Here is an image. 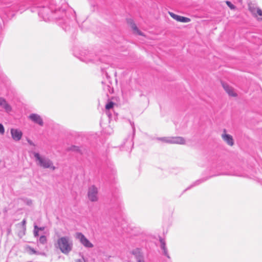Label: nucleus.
I'll list each match as a JSON object with an SVG mask.
<instances>
[{
  "mask_svg": "<svg viewBox=\"0 0 262 262\" xmlns=\"http://www.w3.org/2000/svg\"><path fill=\"white\" fill-rule=\"evenodd\" d=\"M73 246V241L69 236L59 237L56 244V247L65 255H68L72 250Z\"/></svg>",
  "mask_w": 262,
  "mask_h": 262,
  "instance_id": "1",
  "label": "nucleus"
},
{
  "mask_svg": "<svg viewBox=\"0 0 262 262\" xmlns=\"http://www.w3.org/2000/svg\"><path fill=\"white\" fill-rule=\"evenodd\" d=\"M33 154L38 165L44 168H51L53 170L55 169L56 167L53 165L52 161L49 158L41 156L38 152H33Z\"/></svg>",
  "mask_w": 262,
  "mask_h": 262,
  "instance_id": "2",
  "label": "nucleus"
},
{
  "mask_svg": "<svg viewBox=\"0 0 262 262\" xmlns=\"http://www.w3.org/2000/svg\"><path fill=\"white\" fill-rule=\"evenodd\" d=\"M39 8L38 13L39 16L41 17L45 21H48L50 19V14L52 13L50 9L47 7L38 6Z\"/></svg>",
  "mask_w": 262,
  "mask_h": 262,
  "instance_id": "3",
  "label": "nucleus"
},
{
  "mask_svg": "<svg viewBox=\"0 0 262 262\" xmlns=\"http://www.w3.org/2000/svg\"><path fill=\"white\" fill-rule=\"evenodd\" d=\"M98 189L94 185H92L89 188L88 196L89 199L91 202H96L98 200Z\"/></svg>",
  "mask_w": 262,
  "mask_h": 262,
  "instance_id": "4",
  "label": "nucleus"
},
{
  "mask_svg": "<svg viewBox=\"0 0 262 262\" xmlns=\"http://www.w3.org/2000/svg\"><path fill=\"white\" fill-rule=\"evenodd\" d=\"M76 237L78 238L81 244L86 248H93V245L86 238V237L81 233L78 232L76 233Z\"/></svg>",
  "mask_w": 262,
  "mask_h": 262,
  "instance_id": "5",
  "label": "nucleus"
},
{
  "mask_svg": "<svg viewBox=\"0 0 262 262\" xmlns=\"http://www.w3.org/2000/svg\"><path fill=\"white\" fill-rule=\"evenodd\" d=\"M29 119L34 123L38 124L40 126H43V121L40 115L37 114H31L29 117Z\"/></svg>",
  "mask_w": 262,
  "mask_h": 262,
  "instance_id": "6",
  "label": "nucleus"
},
{
  "mask_svg": "<svg viewBox=\"0 0 262 262\" xmlns=\"http://www.w3.org/2000/svg\"><path fill=\"white\" fill-rule=\"evenodd\" d=\"M10 133L12 138L16 142L19 141L22 138L23 133L18 129L11 128Z\"/></svg>",
  "mask_w": 262,
  "mask_h": 262,
  "instance_id": "7",
  "label": "nucleus"
},
{
  "mask_svg": "<svg viewBox=\"0 0 262 262\" xmlns=\"http://www.w3.org/2000/svg\"><path fill=\"white\" fill-rule=\"evenodd\" d=\"M226 129H224V133L222 135L223 140L229 146L234 145V140L233 137L230 135L226 133Z\"/></svg>",
  "mask_w": 262,
  "mask_h": 262,
  "instance_id": "8",
  "label": "nucleus"
},
{
  "mask_svg": "<svg viewBox=\"0 0 262 262\" xmlns=\"http://www.w3.org/2000/svg\"><path fill=\"white\" fill-rule=\"evenodd\" d=\"M0 107L4 109L7 113H9L12 111L11 105L5 98L1 97H0Z\"/></svg>",
  "mask_w": 262,
  "mask_h": 262,
  "instance_id": "9",
  "label": "nucleus"
},
{
  "mask_svg": "<svg viewBox=\"0 0 262 262\" xmlns=\"http://www.w3.org/2000/svg\"><path fill=\"white\" fill-rule=\"evenodd\" d=\"M169 13L170 15L171 16V17H172L173 19L177 20L178 21L182 23H188L190 21V19L188 17L180 16L176 14H174L172 12H169Z\"/></svg>",
  "mask_w": 262,
  "mask_h": 262,
  "instance_id": "10",
  "label": "nucleus"
},
{
  "mask_svg": "<svg viewBox=\"0 0 262 262\" xmlns=\"http://www.w3.org/2000/svg\"><path fill=\"white\" fill-rule=\"evenodd\" d=\"M222 85L225 91L231 97H236L237 94L235 92L233 88L225 83H223Z\"/></svg>",
  "mask_w": 262,
  "mask_h": 262,
  "instance_id": "11",
  "label": "nucleus"
},
{
  "mask_svg": "<svg viewBox=\"0 0 262 262\" xmlns=\"http://www.w3.org/2000/svg\"><path fill=\"white\" fill-rule=\"evenodd\" d=\"M170 144H185V140L182 137H171Z\"/></svg>",
  "mask_w": 262,
  "mask_h": 262,
  "instance_id": "12",
  "label": "nucleus"
},
{
  "mask_svg": "<svg viewBox=\"0 0 262 262\" xmlns=\"http://www.w3.org/2000/svg\"><path fill=\"white\" fill-rule=\"evenodd\" d=\"M128 24L130 25V27L134 31V33L135 34H137L140 35L144 36L143 34L138 29L136 25L134 23L132 19H129L127 20Z\"/></svg>",
  "mask_w": 262,
  "mask_h": 262,
  "instance_id": "13",
  "label": "nucleus"
},
{
  "mask_svg": "<svg viewBox=\"0 0 262 262\" xmlns=\"http://www.w3.org/2000/svg\"><path fill=\"white\" fill-rule=\"evenodd\" d=\"M160 242L161 244L160 247L161 249L163 250V254L164 255H165L167 258H170V256L168 253V250L166 246V243L165 241L161 238L160 239Z\"/></svg>",
  "mask_w": 262,
  "mask_h": 262,
  "instance_id": "14",
  "label": "nucleus"
},
{
  "mask_svg": "<svg viewBox=\"0 0 262 262\" xmlns=\"http://www.w3.org/2000/svg\"><path fill=\"white\" fill-rule=\"evenodd\" d=\"M259 8V7H257L254 4L249 5V10L254 17H256L257 10Z\"/></svg>",
  "mask_w": 262,
  "mask_h": 262,
  "instance_id": "15",
  "label": "nucleus"
},
{
  "mask_svg": "<svg viewBox=\"0 0 262 262\" xmlns=\"http://www.w3.org/2000/svg\"><path fill=\"white\" fill-rule=\"evenodd\" d=\"M132 253L135 256L136 260L143 256V254L140 251V250L138 248L133 250L132 251Z\"/></svg>",
  "mask_w": 262,
  "mask_h": 262,
  "instance_id": "16",
  "label": "nucleus"
},
{
  "mask_svg": "<svg viewBox=\"0 0 262 262\" xmlns=\"http://www.w3.org/2000/svg\"><path fill=\"white\" fill-rule=\"evenodd\" d=\"M206 180H207L206 179L203 178V179H201L196 180L193 183H192L190 186H189L186 189H185V191L186 190L190 189L191 188H192L193 187H194V186L200 185L202 183L205 182Z\"/></svg>",
  "mask_w": 262,
  "mask_h": 262,
  "instance_id": "17",
  "label": "nucleus"
},
{
  "mask_svg": "<svg viewBox=\"0 0 262 262\" xmlns=\"http://www.w3.org/2000/svg\"><path fill=\"white\" fill-rule=\"evenodd\" d=\"M158 140L167 143H171V137L160 138L158 139Z\"/></svg>",
  "mask_w": 262,
  "mask_h": 262,
  "instance_id": "18",
  "label": "nucleus"
},
{
  "mask_svg": "<svg viewBox=\"0 0 262 262\" xmlns=\"http://www.w3.org/2000/svg\"><path fill=\"white\" fill-rule=\"evenodd\" d=\"M39 242L40 244L44 245L47 242V239L45 235H41L39 238Z\"/></svg>",
  "mask_w": 262,
  "mask_h": 262,
  "instance_id": "19",
  "label": "nucleus"
},
{
  "mask_svg": "<svg viewBox=\"0 0 262 262\" xmlns=\"http://www.w3.org/2000/svg\"><path fill=\"white\" fill-rule=\"evenodd\" d=\"M86 57H85V61H95V59L92 58L93 54L92 53H88V54L85 55Z\"/></svg>",
  "mask_w": 262,
  "mask_h": 262,
  "instance_id": "20",
  "label": "nucleus"
},
{
  "mask_svg": "<svg viewBox=\"0 0 262 262\" xmlns=\"http://www.w3.org/2000/svg\"><path fill=\"white\" fill-rule=\"evenodd\" d=\"M114 103L111 101L107 103L105 105V108L106 110H109L110 109L113 107Z\"/></svg>",
  "mask_w": 262,
  "mask_h": 262,
  "instance_id": "21",
  "label": "nucleus"
},
{
  "mask_svg": "<svg viewBox=\"0 0 262 262\" xmlns=\"http://www.w3.org/2000/svg\"><path fill=\"white\" fill-rule=\"evenodd\" d=\"M28 248L30 251V254H34L37 255V253H39V251H36L33 248H32L31 247H29Z\"/></svg>",
  "mask_w": 262,
  "mask_h": 262,
  "instance_id": "22",
  "label": "nucleus"
},
{
  "mask_svg": "<svg viewBox=\"0 0 262 262\" xmlns=\"http://www.w3.org/2000/svg\"><path fill=\"white\" fill-rule=\"evenodd\" d=\"M226 4L227 6L231 9H234L235 8V7L234 5H233L229 1H226Z\"/></svg>",
  "mask_w": 262,
  "mask_h": 262,
  "instance_id": "23",
  "label": "nucleus"
},
{
  "mask_svg": "<svg viewBox=\"0 0 262 262\" xmlns=\"http://www.w3.org/2000/svg\"><path fill=\"white\" fill-rule=\"evenodd\" d=\"M5 133V128L3 125L0 123V134L3 135Z\"/></svg>",
  "mask_w": 262,
  "mask_h": 262,
  "instance_id": "24",
  "label": "nucleus"
},
{
  "mask_svg": "<svg viewBox=\"0 0 262 262\" xmlns=\"http://www.w3.org/2000/svg\"><path fill=\"white\" fill-rule=\"evenodd\" d=\"M37 228V226H34V235L35 237H37L39 235L38 230L36 229Z\"/></svg>",
  "mask_w": 262,
  "mask_h": 262,
  "instance_id": "25",
  "label": "nucleus"
},
{
  "mask_svg": "<svg viewBox=\"0 0 262 262\" xmlns=\"http://www.w3.org/2000/svg\"><path fill=\"white\" fill-rule=\"evenodd\" d=\"M259 15L260 16H262V10L259 8L257 10V12H256V17Z\"/></svg>",
  "mask_w": 262,
  "mask_h": 262,
  "instance_id": "26",
  "label": "nucleus"
},
{
  "mask_svg": "<svg viewBox=\"0 0 262 262\" xmlns=\"http://www.w3.org/2000/svg\"><path fill=\"white\" fill-rule=\"evenodd\" d=\"M26 220L25 219L21 222V224H22V226L24 227V229H26Z\"/></svg>",
  "mask_w": 262,
  "mask_h": 262,
  "instance_id": "27",
  "label": "nucleus"
},
{
  "mask_svg": "<svg viewBox=\"0 0 262 262\" xmlns=\"http://www.w3.org/2000/svg\"><path fill=\"white\" fill-rule=\"evenodd\" d=\"M27 141L28 142V143L31 145H33V146H35V144H34V143L30 139H27Z\"/></svg>",
  "mask_w": 262,
  "mask_h": 262,
  "instance_id": "28",
  "label": "nucleus"
},
{
  "mask_svg": "<svg viewBox=\"0 0 262 262\" xmlns=\"http://www.w3.org/2000/svg\"><path fill=\"white\" fill-rule=\"evenodd\" d=\"M136 260L137 261V262H145L143 258V256L140 258H138Z\"/></svg>",
  "mask_w": 262,
  "mask_h": 262,
  "instance_id": "29",
  "label": "nucleus"
},
{
  "mask_svg": "<svg viewBox=\"0 0 262 262\" xmlns=\"http://www.w3.org/2000/svg\"><path fill=\"white\" fill-rule=\"evenodd\" d=\"M72 150L74 151H78L79 150V147L77 146H73L72 148Z\"/></svg>",
  "mask_w": 262,
  "mask_h": 262,
  "instance_id": "30",
  "label": "nucleus"
},
{
  "mask_svg": "<svg viewBox=\"0 0 262 262\" xmlns=\"http://www.w3.org/2000/svg\"><path fill=\"white\" fill-rule=\"evenodd\" d=\"M37 255H41L43 256H46V254L43 252H39V253H37Z\"/></svg>",
  "mask_w": 262,
  "mask_h": 262,
  "instance_id": "31",
  "label": "nucleus"
},
{
  "mask_svg": "<svg viewBox=\"0 0 262 262\" xmlns=\"http://www.w3.org/2000/svg\"><path fill=\"white\" fill-rule=\"evenodd\" d=\"M36 229L38 230H44V227H39V228L37 227L36 228Z\"/></svg>",
  "mask_w": 262,
  "mask_h": 262,
  "instance_id": "32",
  "label": "nucleus"
},
{
  "mask_svg": "<svg viewBox=\"0 0 262 262\" xmlns=\"http://www.w3.org/2000/svg\"><path fill=\"white\" fill-rule=\"evenodd\" d=\"M258 20L262 21V17L261 18H258L257 19Z\"/></svg>",
  "mask_w": 262,
  "mask_h": 262,
  "instance_id": "33",
  "label": "nucleus"
},
{
  "mask_svg": "<svg viewBox=\"0 0 262 262\" xmlns=\"http://www.w3.org/2000/svg\"><path fill=\"white\" fill-rule=\"evenodd\" d=\"M77 262H82V261H81V260L78 259V260H77Z\"/></svg>",
  "mask_w": 262,
  "mask_h": 262,
  "instance_id": "34",
  "label": "nucleus"
},
{
  "mask_svg": "<svg viewBox=\"0 0 262 262\" xmlns=\"http://www.w3.org/2000/svg\"><path fill=\"white\" fill-rule=\"evenodd\" d=\"M129 144H130V145H131V144H132V142H131V141H130V142H129Z\"/></svg>",
  "mask_w": 262,
  "mask_h": 262,
  "instance_id": "35",
  "label": "nucleus"
}]
</instances>
